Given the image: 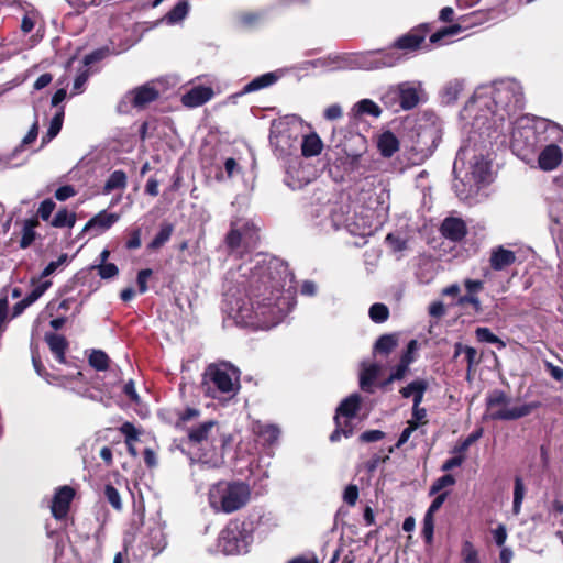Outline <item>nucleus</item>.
Wrapping results in <instances>:
<instances>
[{"label": "nucleus", "instance_id": "obj_1", "mask_svg": "<svg viewBox=\"0 0 563 563\" xmlns=\"http://www.w3.org/2000/svg\"><path fill=\"white\" fill-rule=\"evenodd\" d=\"M236 287L224 291V311L244 327L271 329L294 309L296 297L288 266L268 254L257 253L239 267Z\"/></svg>", "mask_w": 563, "mask_h": 563}, {"label": "nucleus", "instance_id": "obj_2", "mask_svg": "<svg viewBox=\"0 0 563 563\" xmlns=\"http://www.w3.org/2000/svg\"><path fill=\"white\" fill-rule=\"evenodd\" d=\"M525 103L522 85L514 78H504L478 88L464 111L476 112L472 123L474 133L490 136V129H499L506 120L520 113Z\"/></svg>", "mask_w": 563, "mask_h": 563}, {"label": "nucleus", "instance_id": "obj_3", "mask_svg": "<svg viewBox=\"0 0 563 563\" xmlns=\"http://www.w3.org/2000/svg\"><path fill=\"white\" fill-rule=\"evenodd\" d=\"M366 214L354 212L351 214L350 206L343 201H332L329 194L318 191L308 207V214L316 225L322 230H338L345 228L351 234L366 235L372 232L369 209Z\"/></svg>", "mask_w": 563, "mask_h": 563}, {"label": "nucleus", "instance_id": "obj_4", "mask_svg": "<svg viewBox=\"0 0 563 563\" xmlns=\"http://www.w3.org/2000/svg\"><path fill=\"white\" fill-rule=\"evenodd\" d=\"M453 173V188L461 200L477 192L481 185L488 184L492 179L490 162L470 146H462L456 153Z\"/></svg>", "mask_w": 563, "mask_h": 563}, {"label": "nucleus", "instance_id": "obj_5", "mask_svg": "<svg viewBox=\"0 0 563 563\" xmlns=\"http://www.w3.org/2000/svg\"><path fill=\"white\" fill-rule=\"evenodd\" d=\"M224 439L216 420H207L188 429V448L191 461L209 468L220 467L223 462Z\"/></svg>", "mask_w": 563, "mask_h": 563}, {"label": "nucleus", "instance_id": "obj_6", "mask_svg": "<svg viewBox=\"0 0 563 563\" xmlns=\"http://www.w3.org/2000/svg\"><path fill=\"white\" fill-rule=\"evenodd\" d=\"M442 120L433 112H424L417 123L416 139L409 152V161L419 165L427 161L442 137Z\"/></svg>", "mask_w": 563, "mask_h": 563}, {"label": "nucleus", "instance_id": "obj_7", "mask_svg": "<svg viewBox=\"0 0 563 563\" xmlns=\"http://www.w3.org/2000/svg\"><path fill=\"white\" fill-rule=\"evenodd\" d=\"M203 393L214 399H229L240 389V371L227 362L210 364L202 378Z\"/></svg>", "mask_w": 563, "mask_h": 563}, {"label": "nucleus", "instance_id": "obj_8", "mask_svg": "<svg viewBox=\"0 0 563 563\" xmlns=\"http://www.w3.org/2000/svg\"><path fill=\"white\" fill-rule=\"evenodd\" d=\"M208 499L216 512L232 514L247 505L251 487L243 481H221L210 487Z\"/></svg>", "mask_w": 563, "mask_h": 563}, {"label": "nucleus", "instance_id": "obj_9", "mask_svg": "<svg viewBox=\"0 0 563 563\" xmlns=\"http://www.w3.org/2000/svg\"><path fill=\"white\" fill-rule=\"evenodd\" d=\"M299 118L287 115L274 120L271 125L269 143L275 155L285 162L297 154L299 145Z\"/></svg>", "mask_w": 563, "mask_h": 563}, {"label": "nucleus", "instance_id": "obj_10", "mask_svg": "<svg viewBox=\"0 0 563 563\" xmlns=\"http://www.w3.org/2000/svg\"><path fill=\"white\" fill-rule=\"evenodd\" d=\"M423 96L422 82L408 80L386 87L382 92L380 101L393 112L409 111L420 103Z\"/></svg>", "mask_w": 563, "mask_h": 563}, {"label": "nucleus", "instance_id": "obj_11", "mask_svg": "<svg viewBox=\"0 0 563 563\" xmlns=\"http://www.w3.org/2000/svg\"><path fill=\"white\" fill-rule=\"evenodd\" d=\"M166 538L161 522L153 520L145 525L139 543L131 549L124 545V553H130L136 563H147L164 551Z\"/></svg>", "mask_w": 563, "mask_h": 563}, {"label": "nucleus", "instance_id": "obj_12", "mask_svg": "<svg viewBox=\"0 0 563 563\" xmlns=\"http://www.w3.org/2000/svg\"><path fill=\"white\" fill-rule=\"evenodd\" d=\"M253 542L251 523L245 521H230L221 531L218 547L224 554L246 553Z\"/></svg>", "mask_w": 563, "mask_h": 563}, {"label": "nucleus", "instance_id": "obj_13", "mask_svg": "<svg viewBox=\"0 0 563 563\" xmlns=\"http://www.w3.org/2000/svg\"><path fill=\"white\" fill-rule=\"evenodd\" d=\"M492 420H516L530 415L539 408L540 402L533 401L517 407H509L510 398L503 390H493L486 399Z\"/></svg>", "mask_w": 563, "mask_h": 563}, {"label": "nucleus", "instance_id": "obj_14", "mask_svg": "<svg viewBox=\"0 0 563 563\" xmlns=\"http://www.w3.org/2000/svg\"><path fill=\"white\" fill-rule=\"evenodd\" d=\"M405 60V55L395 49H376L353 54L349 67L361 70H377L393 67Z\"/></svg>", "mask_w": 563, "mask_h": 563}, {"label": "nucleus", "instance_id": "obj_15", "mask_svg": "<svg viewBox=\"0 0 563 563\" xmlns=\"http://www.w3.org/2000/svg\"><path fill=\"white\" fill-rule=\"evenodd\" d=\"M260 227L252 220L235 218L231 221V229L227 235V245L232 251L242 244L249 247L255 244Z\"/></svg>", "mask_w": 563, "mask_h": 563}, {"label": "nucleus", "instance_id": "obj_16", "mask_svg": "<svg viewBox=\"0 0 563 563\" xmlns=\"http://www.w3.org/2000/svg\"><path fill=\"white\" fill-rule=\"evenodd\" d=\"M366 183L373 186V231L379 224V218L389 209V190L384 180L378 176L366 178Z\"/></svg>", "mask_w": 563, "mask_h": 563}, {"label": "nucleus", "instance_id": "obj_17", "mask_svg": "<svg viewBox=\"0 0 563 563\" xmlns=\"http://www.w3.org/2000/svg\"><path fill=\"white\" fill-rule=\"evenodd\" d=\"M285 169V183L291 189H300L311 180V169L308 166H303V161L299 155H295L286 161Z\"/></svg>", "mask_w": 563, "mask_h": 563}, {"label": "nucleus", "instance_id": "obj_18", "mask_svg": "<svg viewBox=\"0 0 563 563\" xmlns=\"http://www.w3.org/2000/svg\"><path fill=\"white\" fill-rule=\"evenodd\" d=\"M74 496L75 490L69 486L56 489L51 505V511L55 519H64L67 516Z\"/></svg>", "mask_w": 563, "mask_h": 563}, {"label": "nucleus", "instance_id": "obj_19", "mask_svg": "<svg viewBox=\"0 0 563 563\" xmlns=\"http://www.w3.org/2000/svg\"><path fill=\"white\" fill-rule=\"evenodd\" d=\"M361 402L362 397L358 394H352L343 399L336 408V413L334 416L335 424H338L339 428H341V422H347L350 424V420L355 418Z\"/></svg>", "mask_w": 563, "mask_h": 563}, {"label": "nucleus", "instance_id": "obj_20", "mask_svg": "<svg viewBox=\"0 0 563 563\" xmlns=\"http://www.w3.org/2000/svg\"><path fill=\"white\" fill-rule=\"evenodd\" d=\"M516 253L503 245L494 246L489 253V266L496 272L507 269L516 262Z\"/></svg>", "mask_w": 563, "mask_h": 563}, {"label": "nucleus", "instance_id": "obj_21", "mask_svg": "<svg viewBox=\"0 0 563 563\" xmlns=\"http://www.w3.org/2000/svg\"><path fill=\"white\" fill-rule=\"evenodd\" d=\"M118 220V214L101 211L86 223L82 233L91 232L92 235L97 236L110 229Z\"/></svg>", "mask_w": 563, "mask_h": 563}, {"label": "nucleus", "instance_id": "obj_22", "mask_svg": "<svg viewBox=\"0 0 563 563\" xmlns=\"http://www.w3.org/2000/svg\"><path fill=\"white\" fill-rule=\"evenodd\" d=\"M426 38V33L421 30H412L400 36L388 49H395L406 56L407 52L415 51L420 47Z\"/></svg>", "mask_w": 563, "mask_h": 563}, {"label": "nucleus", "instance_id": "obj_23", "mask_svg": "<svg viewBox=\"0 0 563 563\" xmlns=\"http://www.w3.org/2000/svg\"><path fill=\"white\" fill-rule=\"evenodd\" d=\"M157 98L158 91L150 85H143L141 87H137L125 96V99L134 108H144Z\"/></svg>", "mask_w": 563, "mask_h": 563}, {"label": "nucleus", "instance_id": "obj_24", "mask_svg": "<svg viewBox=\"0 0 563 563\" xmlns=\"http://www.w3.org/2000/svg\"><path fill=\"white\" fill-rule=\"evenodd\" d=\"M440 231L444 238L453 242L461 241L467 233L465 222L460 218L453 217L443 220Z\"/></svg>", "mask_w": 563, "mask_h": 563}, {"label": "nucleus", "instance_id": "obj_25", "mask_svg": "<svg viewBox=\"0 0 563 563\" xmlns=\"http://www.w3.org/2000/svg\"><path fill=\"white\" fill-rule=\"evenodd\" d=\"M562 161V150L555 144L547 145L539 154L538 163L542 170H553Z\"/></svg>", "mask_w": 563, "mask_h": 563}, {"label": "nucleus", "instance_id": "obj_26", "mask_svg": "<svg viewBox=\"0 0 563 563\" xmlns=\"http://www.w3.org/2000/svg\"><path fill=\"white\" fill-rule=\"evenodd\" d=\"M212 96L213 90L210 87L196 86L183 96L181 101L185 106L195 108L209 101Z\"/></svg>", "mask_w": 563, "mask_h": 563}, {"label": "nucleus", "instance_id": "obj_27", "mask_svg": "<svg viewBox=\"0 0 563 563\" xmlns=\"http://www.w3.org/2000/svg\"><path fill=\"white\" fill-rule=\"evenodd\" d=\"M299 144L301 146V157H314L323 148V142L316 132L305 135Z\"/></svg>", "mask_w": 563, "mask_h": 563}, {"label": "nucleus", "instance_id": "obj_28", "mask_svg": "<svg viewBox=\"0 0 563 563\" xmlns=\"http://www.w3.org/2000/svg\"><path fill=\"white\" fill-rule=\"evenodd\" d=\"M45 340L49 346L51 352L59 363H65V351L68 346L66 339L56 333H47Z\"/></svg>", "mask_w": 563, "mask_h": 563}, {"label": "nucleus", "instance_id": "obj_29", "mask_svg": "<svg viewBox=\"0 0 563 563\" xmlns=\"http://www.w3.org/2000/svg\"><path fill=\"white\" fill-rule=\"evenodd\" d=\"M380 371L379 365H364L360 374V387L366 393H373V385Z\"/></svg>", "mask_w": 563, "mask_h": 563}, {"label": "nucleus", "instance_id": "obj_30", "mask_svg": "<svg viewBox=\"0 0 563 563\" xmlns=\"http://www.w3.org/2000/svg\"><path fill=\"white\" fill-rule=\"evenodd\" d=\"M378 148L383 156L390 157L399 148V141L390 131L384 132L378 139Z\"/></svg>", "mask_w": 563, "mask_h": 563}, {"label": "nucleus", "instance_id": "obj_31", "mask_svg": "<svg viewBox=\"0 0 563 563\" xmlns=\"http://www.w3.org/2000/svg\"><path fill=\"white\" fill-rule=\"evenodd\" d=\"M278 79V76L276 73H266L258 77H255L253 80H251L249 84H246L243 88L244 93H250L253 91H257L264 88H267L272 85H274Z\"/></svg>", "mask_w": 563, "mask_h": 563}, {"label": "nucleus", "instance_id": "obj_32", "mask_svg": "<svg viewBox=\"0 0 563 563\" xmlns=\"http://www.w3.org/2000/svg\"><path fill=\"white\" fill-rule=\"evenodd\" d=\"M352 113L356 118L365 114L378 118L382 114V110L379 106L371 99H362L353 106Z\"/></svg>", "mask_w": 563, "mask_h": 563}, {"label": "nucleus", "instance_id": "obj_33", "mask_svg": "<svg viewBox=\"0 0 563 563\" xmlns=\"http://www.w3.org/2000/svg\"><path fill=\"white\" fill-rule=\"evenodd\" d=\"M463 88L464 81L462 79L450 80L443 87L442 101L446 104L455 102L460 93L463 91Z\"/></svg>", "mask_w": 563, "mask_h": 563}, {"label": "nucleus", "instance_id": "obj_34", "mask_svg": "<svg viewBox=\"0 0 563 563\" xmlns=\"http://www.w3.org/2000/svg\"><path fill=\"white\" fill-rule=\"evenodd\" d=\"M256 433L265 444L273 445L278 440L280 430L275 424H258Z\"/></svg>", "mask_w": 563, "mask_h": 563}, {"label": "nucleus", "instance_id": "obj_35", "mask_svg": "<svg viewBox=\"0 0 563 563\" xmlns=\"http://www.w3.org/2000/svg\"><path fill=\"white\" fill-rule=\"evenodd\" d=\"M174 232V225L172 223H163L159 228V231L154 236V239L148 244L150 250H158L166 242L169 241L172 234Z\"/></svg>", "mask_w": 563, "mask_h": 563}, {"label": "nucleus", "instance_id": "obj_36", "mask_svg": "<svg viewBox=\"0 0 563 563\" xmlns=\"http://www.w3.org/2000/svg\"><path fill=\"white\" fill-rule=\"evenodd\" d=\"M126 186V175L123 170L111 173L103 186V194H110L115 189H123Z\"/></svg>", "mask_w": 563, "mask_h": 563}, {"label": "nucleus", "instance_id": "obj_37", "mask_svg": "<svg viewBox=\"0 0 563 563\" xmlns=\"http://www.w3.org/2000/svg\"><path fill=\"white\" fill-rule=\"evenodd\" d=\"M429 388V383L424 378H417L410 382L407 386L402 387L399 393L402 398H410L419 393H426Z\"/></svg>", "mask_w": 563, "mask_h": 563}, {"label": "nucleus", "instance_id": "obj_38", "mask_svg": "<svg viewBox=\"0 0 563 563\" xmlns=\"http://www.w3.org/2000/svg\"><path fill=\"white\" fill-rule=\"evenodd\" d=\"M64 120V109H59L49 122L46 134L42 137V143L46 144L51 142L59 133Z\"/></svg>", "mask_w": 563, "mask_h": 563}, {"label": "nucleus", "instance_id": "obj_39", "mask_svg": "<svg viewBox=\"0 0 563 563\" xmlns=\"http://www.w3.org/2000/svg\"><path fill=\"white\" fill-rule=\"evenodd\" d=\"M188 11L189 3L186 0H181L166 14L165 20L168 24H176L187 16Z\"/></svg>", "mask_w": 563, "mask_h": 563}, {"label": "nucleus", "instance_id": "obj_40", "mask_svg": "<svg viewBox=\"0 0 563 563\" xmlns=\"http://www.w3.org/2000/svg\"><path fill=\"white\" fill-rule=\"evenodd\" d=\"M37 225V221L34 219H27L23 223L22 228V236L20 240V247L26 249L29 247L35 240L36 232L35 227Z\"/></svg>", "mask_w": 563, "mask_h": 563}, {"label": "nucleus", "instance_id": "obj_41", "mask_svg": "<svg viewBox=\"0 0 563 563\" xmlns=\"http://www.w3.org/2000/svg\"><path fill=\"white\" fill-rule=\"evenodd\" d=\"M32 285L34 286L33 289L23 298L24 302L29 307L45 294V291L51 287L52 283L49 280L36 283L35 279H32Z\"/></svg>", "mask_w": 563, "mask_h": 563}, {"label": "nucleus", "instance_id": "obj_42", "mask_svg": "<svg viewBox=\"0 0 563 563\" xmlns=\"http://www.w3.org/2000/svg\"><path fill=\"white\" fill-rule=\"evenodd\" d=\"M397 342L396 334H384L376 341L375 352L387 355L397 346Z\"/></svg>", "mask_w": 563, "mask_h": 563}, {"label": "nucleus", "instance_id": "obj_43", "mask_svg": "<svg viewBox=\"0 0 563 563\" xmlns=\"http://www.w3.org/2000/svg\"><path fill=\"white\" fill-rule=\"evenodd\" d=\"M514 501H512V512L514 515H519L521 510V505L526 494V486L521 477H515L514 483Z\"/></svg>", "mask_w": 563, "mask_h": 563}, {"label": "nucleus", "instance_id": "obj_44", "mask_svg": "<svg viewBox=\"0 0 563 563\" xmlns=\"http://www.w3.org/2000/svg\"><path fill=\"white\" fill-rule=\"evenodd\" d=\"M76 222V214L67 209H60L53 218L52 225L55 228H73Z\"/></svg>", "mask_w": 563, "mask_h": 563}, {"label": "nucleus", "instance_id": "obj_45", "mask_svg": "<svg viewBox=\"0 0 563 563\" xmlns=\"http://www.w3.org/2000/svg\"><path fill=\"white\" fill-rule=\"evenodd\" d=\"M476 339L483 343L496 344L498 349H504L506 346L505 342L501 341L497 335H495L490 329L481 327L475 330Z\"/></svg>", "mask_w": 563, "mask_h": 563}, {"label": "nucleus", "instance_id": "obj_46", "mask_svg": "<svg viewBox=\"0 0 563 563\" xmlns=\"http://www.w3.org/2000/svg\"><path fill=\"white\" fill-rule=\"evenodd\" d=\"M462 563H481L477 549L470 540H464L461 548Z\"/></svg>", "mask_w": 563, "mask_h": 563}, {"label": "nucleus", "instance_id": "obj_47", "mask_svg": "<svg viewBox=\"0 0 563 563\" xmlns=\"http://www.w3.org/2000/svg\"><path fill=\"white\" fill-rule=\"evenodd\" d=\"M368 314L373 322L383 323L389 317V309L386 305L377 302L371 306Z\"/></svg>", "mask_w": 563, "mask_h": 563}, {"label": "nucleus", "instance_id": "obj_48", "mask_svg": "<svg viewBox=\"0 0 563 563\" xmlns=\"http://www.w3.org/2000/svg\"><path fill=\"white\" fill-rule=\"evenodd\" d=\"M109 356L100 350H93L89 355V364L97 371H104L109 366Z\"/></svg>", "mask_w": 563, "mask_h": 563}, {"label": "nucleus", "instance_id": "obj_49", "mask_svg": "<svg viewBox=\"0 0 563 563\" xmlns=\"http://www.w3.org/2000/svg\"><path fill=\"white\" fill-rule=\"evenodd\" d=\"M104 496L108 500V503L115 509V510H121L122 509V501H121V497H120V494L118 492V489L108 484L106 485L104 487Z\"/></svg>", "mask_w": 563, "mask_h": 563}, {"label": "nucleus", "instance_id": "obj_50", "mask_svg": "<svg viewBox=\"0 0 563 563\" xmlns=\"http://www.w3.org/2000/svg\"><path fill=\"white\" fill-rule=\"evenodd\" d=\"M89 77H90L89 69L84 68V69L79 70V73L77 74V76L74 80L73 90H71L73 96L79 95L84 91L85 85L88 81Z\"/></svg>", "mask_w": 563, "mask_h": 563}, {"label": "nucleus", "instance_id": "obj_51", "mask_svg": "<svg viewBox=\"0 0 563 563\" xmlns=\"http://www.w3.org/2000/svg\"><path fill=\"white\" fill-rule=\"evenodd\" d=\"M108 55H110V48L104 46V47H100L98 49H95L93 52L87 54L85 57H84V66L87 67V66H90L91 64L93 63H97L99 60H102L103 58H106Z\"/></svg>", "mask_w": 563, "mask_h": 563}, {"label": "nucleus", "instance_id": "obj_52", "mask_svg": "<svg viewBox=\"0 0 563 563\" xmlns=\"http://www.w3.org/2000/svg\"><path fill=\"white\" fill-rule=\"evenodd\" d=\"M419 344L417 340H410L407 344L406 350L400 356V362L411 365L416 361V353L418 351Z\"/></svg>", "mask_w": 563, "mask_h": 563}, {"label": "nucleus", "instance_id": "obj_53", "mask_svg": "<svg viewBox=\"0 0 563 563\" xmlns=\"http://www.w3.org/2000/svg\"><path fill=\"white\" fill-rule=\"evenodd\" d=\"M92 268L98 271V275L103 279H109L118 275V266L113 263L97 264Z\"/></svg>", "mask_w": 563, "mask_h": 563}, {"label": "nucleus", "instance_id": "obj_54", "mask_svg": "<svg viewBox=\"0 0 563 563\" xmlns=\"http://www.w3.org/2000/svg\"><path fill=\"white\" fill-rule=\"evenodd\" d=\"M120 432L124 435L125 443L136 442L139 440L140 432L131 422H124L120 427Z\"/></svg>", "mask_w": 563, "mask_h": 563}, {"label": "nucleus", "instance_id": "obj_55", "mask_svg": "<svg viewBox=\"0 0 563 563\" xmlns=\"http://www.w3.org/2000/svg\"><path fill=\"white\" fill-rule=\"evenodd\" d=\"M68 260L67 254H62L56 261L49 262L41 273V278L48 277L63 266Z\"/></svg>", "mask_w": 563, "mask_h": 563}, {"label": "nucleus", "instance_id": "obj_56", "mask_svg": "<svg viewBox=\"0 0 563 563\" xmlns=\"http://www.w3.org/2000/svg\"><path fill=\"white\" fill-rule=\"evenodd\" d=\"M455 483V478L450 475H443L440 478H438L430 488V495H434L439 493L441 489H443L446 486H452Z\"/></svg>", "mask_w": 563, "mask_h": 563}, {"label": "nucleus", "instance_id": "obj_57", "mask_svg": "<svg viewBox=\"0 0 563 563\" xmlns=\"http://www.w3.org/2000/svg\"><path fill=\"white\" fill-rule=\"evenodd\" d=\"M409 368L410 365L399 361V363L391 368L389 380H402L409 373Z\"/></svg>", "mask_w": 563, "mask_h": 563}, {"label": "nucleus", "instance_id": "obj_58", "mask_svg": "<svg viewBox=\"0 0 563 563\" xmlns=\"http://www.w3.org/2000/svg\"><path fill=\"white\" fill-rule=\"evenodd\" d=\"M141 246V229L134 228L129 231V238L125 242L128 250H136Z\"/></svg>", "mask_w": 563, "mask_h": 563}, {"label": "nucleus", "instance_id": "obj_59", "mask_svg": "<svg viewBox=\"0 0 563 563\" xmlns=\"http://www.w3.org/2000/svg\"><path fill=\"white\" fill-rule=\"evenodd\" d=\"M54 209L55 202L52 199H45L44 201L41 202L40 208L37 210V214L42 220L47 221L52 216Z\"/></svg>", "mask_w": 563, "mask_h": 563}, {"label": "nucleus", "instance_id": "obj_60", "mask_svg": "<svg viewBox=\"0 0 563 563\" xmlns=\"http://www.w3.org/2000/svg\"><path fill=\"white\" fill-rule=\"evenodd\" d=\"M335 426H336L335 430L330 435L331 442L339 441L342 434L347 438L353 432L351 424H349L347 422H341V428H339L338 424H335Z\"/></svg>", "mask_w": 563, "mask_h": 563}, {"label": "nucleus", "instance_id": "obj_61", "mask_svg": "<svg viewBox=\"0 0 563 563\" xmlns=\"http://www.w3.org/2000/svg\"><path fill=\"white\" fill-rule=\"evenodd\" d=\"M466 303L472 305L476 312L481 311V309H482L479 298L475 294H468L467 292L466 295L461 296L457 299V305L459 306H464Z\"/></svg>", "mask_w": 563, "mask_h": 563}, {"label": "nucleus", "instance_id": "obj_62", "mask_svg": "<svg viewBox=\"0 0 563 563\" xmlns=\"http://www.w3.org/2000/svg\"><path fill=\"white\" fill-rule=\"evenodd\" d=\"M357 498H358V488L356 485H349L345 487L344 489V493H343V500L350 505V506H354L357 501Z\"/></svg>", "mask_w": 563, "mask_h": 563}, {"label": "nucleus", "instance_id": "obj_63", "mask_svg": "<svg viewBox=\"0 0 563 563\" xmlns=\"http://www.w3.org/2000/svg\"><path fill=\"white\" fill-rule=\"evenodd\" d=\"M152 273L153 272L150 268L141 269L137 273L136 283L139 286L140 294H144L147 291V282H148V278L152 276Z\"/></svg>", "mask_w": 563, "mask_h": 563}, {"label": "nucleus", "instance_id": "obj_64", "mask_svg": "<svg viewBox=\"0 0 563 563\" xmlns=\"http://www.w3.org/2000/svg\"><path fill=\"white\" fill-rule=\"evenodd\" d=\"M482 435V430L471 433L465 440H463L459 446L454 449V452H465L475 441Z\"/></svg>", "mask_w": 563, "mask_h": 563}]
</instances>
